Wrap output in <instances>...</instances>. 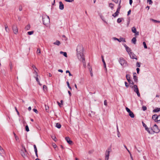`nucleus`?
<instances>
[{
	"label": "nucleus",
	"instance_id": "obj_5",
	"mask_svg": "<svg viewBox=\"0 0 160 160\" xmlns=\"http://www.w3.org/2000/svg\"><path fill=\"white\" fill-rule=\"evenodd\" d=\"M130 87L133 88L134 91L136 93L138 97H140V94L139 92L138 88L137 85H135L134 86H132V85H130Z\"/></svg>",
	"mask_w": 160,
	"mask_h": 160
},
{
	"label": "nucleus",
	"instance_id": "obj_55",
	"mask_svg": "<svg viewBox=\"0 0 160 160\" xmlns=\"http://www.w3.org/2000/svg\"><path fill=\"white\" fill-rule=\"evenodd\" d=\"M125 86L126 87H127V88H128V83L127 82H125Z\"/></svg>",
	"mask_w": 160,
	"mask_h": 160
},
{
	"label": "nucleus",
	"instance_id": "obj_30",
	"mask_svg": "<svg viewBox=\"0 0 160 160\" xmlns=\"http://www.w3.org/2000/svg\"><path fill=\"white\" fill-rule=\"evenodd\" d=\"M143 45L144 46V48L145 49H146L147 48V47L146 45V44L145 42H143Z\"/></svg>",
	"mask_w": 160,
	"mask_h": 160
},
{
	"label": "nucleus",
	"instance_id": "obj_13",
	"mask_svg": "<svg viewBox=\"0 0 160 160\" xmlns=\"http://www.w3.org/2000/svg\"><path fill=\"white\" fill-rule=\"evenodd\" d=\"M132 31L136 35H139V32L137 31L135 27H133L132 29Z\"/></svg>",
	"mask_w": 160,
	"mask_h": 160
},
{
	"label": "nucleus",
	"instance_id": "obj_49",
	"mask_svg": "<svg viewBox=\"0 0 160 160\" xmlns=\"http://www.w3.org/2000/svg\"><path fill=\"white\" fill-rule=\"evenodd\" d=\"M33 111L34 112H35L36 113H38V111H37V110L36 109H33Z\"/></svg>",
	"mask_w": 160,
	"mask_h": 160
},
{
	"label": "nucleus",
	"instance_id": "obj_54",
	"mask_svg": "<svg viewBox=\"0 0 160 160\" xmlns=\"http://www.w3.org/2000/svg\"><path fill=\"white\" fill-rule=\"evenodd\" d=\"M129 84L130 86L131 85H132V86H133V82L132 80H131V83H129Z\"/></svg>",
	"mask_w": 160,
	"mask_h": 160
},
{
	"label": "nucleus",
	"instance_id": "obj_56",
	"mask_svg": "<svg viewBox=\"0 0 160 160\" xmlns=\"http://www.w3.org/2000/svg\"><path fill=\"white\" fill-rule=\"evenodd\" d=\"M49 108V107L48 106L46 107V106H45V109L47 112H48V110Z\"/></svg>",
	"mask_w": 160,
	"mask_h": 160
},
{
	"label": "nucleus",
	"instance_id": "obj_1",
	"mask_svg": "<svg viewBox=\"0 0 160 160\" xmlns=\"http://www.w3.org/2000/svg\"><path fill=\"white\" fill-rule=\"evenodd\" d=\"M77 56L78 58H82L83 54L84 49L82 45L81 44H79L77 48Z\"/></svg>",
	"mask_w": 160,
	"mask_h": 160
},
{
	"label": "nucleus",
	"instance_id": "obj_59",
	"mask_svg": "<svg viewBox=\"0 0 160 160\" xmlns=\"http://www.w3.org/2000/svg\"><path fill=\"white\" fill-rule=\"evenodd\" d=\"M132 3V0H129V3L130 5H131Z\"/></svg>",
	"mask_w": 160,
	"mask_h": 160
},
{
	"label": "nucleus",
	"instance_id": "obj_62",
	"mask_svg": "<svg viewBox=\"0 0 160 160\" xmlns=\"http://www.w3.org/2000/svg\"><path fill=\"white\" fill-rule=\"evenodd\" d=\"M58 71L59 72H61L62 73L63 72V70L62 69H58Z\"/></svg>",
	"mask_w": 160,
	"mask_h": 160
},
{
	"label": "nucleus",
	"instance_id": "obj_37",
	"mask_svg": "<svg viewBox=\"0 0 160 160\" xmlns=\"http://www.w3.org/2000/svg\"><path fill=\"white\" fill-rule=\"evenodd\" d=\"M122 22V19L121 18H118L117 20V22L119 23L121 22Z\"/></svg>",
	"mask_w": 160,
	"mask_h": 160
},
{
	"label": "nucleus",
	"instance_id": "obj_10",
	"mask_svg": "<svg viewBox=\"0 0 160 160\" xmlns=\"http://www.w3.org/2000/svg\"><path fill=\"white\" fill-rule=\"evenodd\" d=\"M78 58L79 60H82V62L83 63V66L84 67H85L86 66V64L85 59V58H84V55L82 56V58Z\"/></svg>",
	"mask_w": 160,
	"mask_h": 160
},
{
	"label": "nucleus",
	"instance_id": "obj_7",
	"mask_svg": "<svg viewBox=\"0 0 160 160\" xmlns=\"http://www.w3.org/2000/svg\"><path fill=\"white\" fill-rule=\"evenodd\" d=\"M21 153L22 157L24 158H25L27 156V152L25 147H23L21 150Z\"/></svg>",
	"mask_w": 160,
	"mask_h": 160
},
{
	"label": "nucleus",
	"instance_id": "obj_11",
	"mask_svg": "<svg viewBox=\"0 0 160 160\" xmlns=\"http://www.w3.org/2000/svg\"><path fill=\"white\" fill-rule=\"evenodd\" d=\"M130 58L132 59H135L136 60H137L138 58H136V55L132 52H131L130 54H129Z\"/></svg>",
	"mask_w": 160,
	"mask_h": 160
},
{
	"label": "nucleus",
	"instance_id": "obj_64",
	"mask_svg": "<svg viewBox=\"0 0 160 160\" xmlns=\"http://www.w3.org/2000/svg\"><path fill=\"white\" fill-rule=\"evenodd\" d=\"M19 9L20 11H22V7H19Z\"/></svg>",
	"mask_w": 160,
	"mask_h": 160
},
{
	"label": "nucleus",
	"instance_id": "obj_24",
	"mask_svg": "<svg viewBox=\"0 0 160 160\" xmlns=\"http://www.w3.org/2000/svg\"><path fill=\"white\" fill-rule=\"evenodd\" d=\"M60 54H62L65 57H67V53L66 52H63L62 51L60 52Z\"/></svg>",
	"mask_w": 160,
	"mask_h": 160
},
{
	"label": "nucleus",
	"instance_id": "obj_4",
	"mask_svg": "<svg viewBox=\"0 0 160 160\" xmlns=\"http://www.w3.org/2000/svg\"><path fill=\"white\" fill-rule=\"evenodd\" d=\"M112 151L111 147H109L108 148L107 150H106L105 155V160H108L109 158V154L110 152Z\"/></svg>",
	"mask_w": 160,
	"mask_h": 160
},
{
	"label": "nucleus",
	"instance_id": "obj_57",
	"mask_svg": "<svg viewBox=\"0 0 160 160\" xmlns=\"http://www.w3.org/2000/svg\"><path fill=\"white\" fill-rule=\"evenodd\" d=\"M118 2H119L118 0H115V1H114V2H115L116 3H118Z\"/></svg>",
	"mask_w": 160,
	"mask_h": 160
},
{
	"label": "nucleus",
	"instance_id": "obj_3",
	"mask_svg": "<svg viewBox=\"0 0 160 160\" xmlns=\"http://www.w3.org/2000/svg\"><path fill=\"white\" fill-rule=\"evenodd\" d=\"M154 127L156 128V129L155 130L156 131L154 132L153 131L152 129H150L148 127L145 128V129L150 134H152L153 132H155L156 133H158L159 132V129L158 128V126L156 124H155L154 125Z\"/></svg>",
	"mask_w": 160,
	"mask_h": 160
},
{
	"label": "nucleus",
	"instance_id": "obj_29",
	"mask_svg": "<svg viewBox=\"0 0 160 160\" xmlns=\"http://www.w3.org/2000/svg\"><path fill=\"white\" fill-rule=\"evenodd\" d=\"M53 43L54 44L59 45V44H60V42L59 41H57L56 42H54Z\"/></svg>",
	"mask_w": 160,
	"mask_h": 160
},
{
	"label": "nucleus",
	"instance_id": "obj_9",
	"mask_svg": "<svg viewBox=\"0 0 160 160\" xmlns=\"http://www.w3.org/2000/svg\"><path fill=\"white\" fill-rule=\"evenodd\" d=\"M12 30L13 32L15 34H17L18 32V30L17 26L16 25H14L12 26Z\"/></svg>",
	"mask_w": 160,
	"mask_h": 160
},
{
	"label": "nucleus",
	"instance_id": "obj_19",
	"mask_svg": "<svg viewBox=\"0 0 160 160\" xmlns=\"http://www.w3.org/2000/svg\"><path fill=\"white\" fill-rule=\"evenodd\" d=\"M4 26H5V30L6 31V32H8L9 31V28H8V27L7 24H6L4 25Z\"/></svg>",
	"mask_w": 160,
	"mask_h": 160
},
{
	"label": "nucleus",
	"instance_id": "obj_45",
	"mask_svg": "<svg viewBox=\"0 0 160 160\" xmlns=\"http://www.w3.org/2000/svg\"><path fill=\"white\" fill-rule=\"evenodd\" d=\"M33 146L35 152H36V151H38L36 146L35 145H34Z\"/></svg>",
	"mask_w": 160,
	"mask_h": 160
},
{
	"label": "nucleus",
	"instance_id": "obj_34",
	"mask_svg": "<svg viewBox=\"0 0 160 160\" xmlns=\"http://www.w3.org/2000/svg\"><path fill=\"white\" fill-rule=\"evenodd\" d=\"M60 102H61V103H60L59 102H57V103H58V105L60 106V107H61V104H62V103H63V101L62 100H61V101H60Z\"/></svg>",
	"mask_w": 160,
	"mask_h": 160
},
{
	"label": "nucleus",
	"instance_id": "obj_15",
	"mask_svg": "<svg viewBox=\"0 0 160 160\" xmlns=\"http://www.w3.org/2000/svg\"><path fill=\"white\" fill-rule=\"evenodd\" d=\"M126 78L129 83H131V80L130 79V75L129 74H127L126 75Z\"/></svg>",
	"mask_w": 160,
	"mask_h": 160
},
{
	"label": "nucleus",
	"instance_id": "obj_58",
	"mask_svg": "<svg viewBox=\"0 0 160 160\" xmlns=\"http://www.w3.org/2000/svg\"><path fill=\"white\" fill-rule=\"evenodd\" d=\"M136 70L137 71V73H138L140 70L138 68H137L136 69Z\"/></svg>",
	"mask_w": 160,
	"mask_h": 160
},
{
	"label": "nucleus",
	"instance_id": "obj_26",
	"mask_svg": "<svg viewBox=\"0 0 160 160\" xmlns=\"http://www.w3.org/2000/svg\"><path fill=\"white\" fill-rule=\"evenodd\" d=\"M150 20L154 22L160 23V21H158L151 18L150 19Z\"/></svg>",
	"mask_w": 160,
	"mask_h": 160
},
{
	"label": "nucleus",
	"instance_id": "obj_61",
	"mask_svg": "<svg viewBox=\"0 0 160 160\" xmlns=\"http://www.w3.org/2000/svg\"><path fill=\"white\" fill-rule=\"evenodd\" d=\"M67 86H68V87H70V86L69 85V82L68 81L67 82Z\"/></svg>",
	"mask_w": 160,
	"mask_h": 160
},
{
	"label": "nucleus",
	"instance_id": "obj_31",
	"mask_svg": "<svg viewBox=\"0 0 160 160\" xmlns=\"http://www.w3.org/2000/svg\"><path fill=\"white\" fill-rule=\"evenodd\" d=\"M10 69L11 71L12 69V63L11 62L10 63Z\"/></svg>",
	"mask_w": 160,
	"mask_h": 160
},
{
	"label": "nucleus",
	"instance_id": "obj_18",
	"mask_svg": "<svg viewBox=\"0 0 160 160\" xmlns=\"http://www.w3.org/2000/svg\"><path fill=\"white\" fill-rule=\"evenodd\" d=\"M135 74H136V72H135L133 73V79L135 82H138V78L136 77V76L135 75Z\"/></svg>",
	"mask_w": 160,
	"mask_h": 160
},
{
	"label": "nucleus",
	"instance_id": "obj_6",
	"mask_svg": "<svg viewBox=\"0 0 160 160\" xmlns=\"http://www.w3.org/2000/svg\"><path fill=\"white\" fill-rule=\"evenodd\" d=\"M119 62L120 64L123 67H125L126 65L127 62L123 58H120L119 60Z\"/></svg>",
	"mask_w": 160,
	"mask_h": 160
},
{
	"label": "nucleus",
	"instance_id": "obj_47",
	"mask_svg": "<svg viewBox=\"0 0 160 160\" xmlns=\"http://www.w3.org/2000/svg\"><path fill=\"white\" fill-rule=\"evenodd\" d=\"M34 78H36V81L37 82H39V81L38 78V77L36 76H34Z\"/></svg>",
	"mask_w": 160,
	"mask_h": 160
},
{
	"label": "nucleus",
	"instance_id": "obj_35",
	"mask_svg": "<svg viewBox=\"0 0 160 160\" xmlns=\"http://www.w3.org/2000/svg\"><path fill=\"white\" fill-rule=\"evenodd\" d=\"M126 110L127 111L128 113H129V112H131L130 110L127 107L126 108Z\"/></svg>",
	"mask_w": 160,
	"mask_h": 160
},
{
	"label": "nucleus",
	"instance_id": "obj_43",
	"mask_svg": "<svg viewBox=\"0 0 160 160\" xmlns=\"http://www.w3.org/2000/svg\"><path fill=\"white\" fill-rule=\"evenodd\" d=\"M142 109L143 111H145L147 109V107L145 106H143Z\"/></svg>",
	"mask_w": 160,
	"mask_h": 160
},
{
	"label": "nucleus",
	"instance_id": "obj_53",
	"mask_svg": "<svg viewBox=\"0 0 160 160\" xmlns=\"http://www.w3.org/2000/svg\"><path fill=\"white\" fill-rule=\"evenodd\" d=\"M103 63L104 64V68H105L106 71H107V68H106V64L105 62H103Z\"/></svg>",
	"mask_w": 160,
	"mask_h": 160
},
{
	"label": "nucleus",
	"instance_id": "obj_48",
	"mask_svg": "<svg viewBox=\"0 0 160 160\" xmlns=\"http://www.w3.org/2000/svg\"><path fill=\"white\" fill-rule=\"evenodd\" d=\"M52 146H53V147L54 148H56L57 147L56 145L54 143L52 144Z\"/></svg>",
	"mask_w": 160,
	"mask_h": 160
},
{
	"label": "nucleus",
	"instance_id": "obj_50",
	"mask_svg": "<svg viewBox=\"0 0 160 160\" xmlns=\"http://www.w3.org/2000/svg\"><path fill=\"white\" fill-rule=\"evenodd\" d=\"M143 126L145 128L147 127L146 125L143 122H142Z\"/></svg>",
	"mask_w": 160,
	"mask_h": 160
},
{
	"label": "nucleus",
	"instance_id": "obj_41",
	"mask_svg": "<svg viewBox=\"0 0 160 160\" xmlns=\"http://www.w3.org/2000/svg\"><path fill=\"white\" fill-rule=\"evenodd\" d=\"M52 138L55 141V142L56 141V140H57L56 138V137L55 136H52Z\"/></svg>",
	"mask_w": 160,
	"mask_h": 160
},
{
	"label": "nucleus",
	"instance_id": "obj_2",
	"mask_svg": "<svg viewBox=\"0 0 160 160\" xmlns=\"http://www.w3.org/2000/svg\"><path fill=\"white\" fill-rule=\"evenodd\" d=\"M42 20L43 24L46 26H48L50 23V19L49 16L46 15H43Z\"/></svg>",
	"mask_w": 160,
	"mask_h": 160
},
{
	"label": "nucleus",
	"instance_id": "obj_20",
	"mask_svg": "<svg viewBox=\"0 0 160 160\" xmlns=\"http://www.w3.org/2000/svg\"><path fill=\"white\" fill-rule=\"evenodd\" d=\"M56 127L58 128H60L61 127V125L60 123H56Z\"/></svg>",
	"mask_w": 160,
	"mask_h": 160
},
{
	"label": "nucleus",
	"instance_id": "obj_63",
	"mask_svg": "<svg viewBox=\"0 0 160 160\" xmlns=\"http://www.w3.org/2000/svg\"><path fill=\"white\" fill-rule=\"evenodd\" d=\"M43 89H44L45 88H47V87L46 85H44L43 86Z\"/></svg>",
	"mask_w": 160,
	"mask_h": 160
},
{
	"label": "nucleus",
	"instance_id": "obj_28",
	"mask_svg": "<svg viewBox=\"0 0 160 160\" xmlns=\"http://www.w3.org/2000/svg\"><path fill=\"white\" fill-rule=\"evenodd\" d=\"M109 6L111 8L112 10L113 9V6L114 4L112 3H110L109 4Z\"/></svg>",
	"mask_w": 160,
	"mask_h": 160
},
{
	"label": "nucleus",
	"instance_id": "obj_17",
	"mask_svg": "<svg viewBox=\"0 0 160 160\" xmlns=\"http://www.w3.org/2000/svg\"><path fill=\"white\" fill-rule=\"evenodd\" d=\"M126 50L129 54L132 52L131 49L128 47H127Z\"/></svg>",
	"mask_w": 160,
	"mask_h": 160
},
{
	"label": "nucleus",
	"instance_id": "obj_33",
	"mask_svg": "<svg viewBox=\"0 0 160 160\" xmlns=\"http://www.w3.org/2000/svg\"><path fill=\"white\" fill-rule=\"evenodd\" d=\"M37 70H35V71H34L33 73L35 74V76H36L38 77V73L36 71Z\"/></svg>",
	"mask_w": 160,
	"mask_h": 160
},
{
	"label": "nucleus",
	"instance_id": "obj_60",
	"mask_svg": "<svg viewBox=\"0 0 160 160\" xmlns=\"http://www.w3.org/2000/svg\"><path fill=\"white\" fill-rule=\"evenodd\" d=\"M102 61L103 63L104 62H105L104 60V59L103 56H102Z\"/></svg>",
	"mask_w": 160,
	"mask_h": 160
},
{
	"label": "nucleus",
	"instance_id": "obj_42",
	"mask_svg": "<svg viewBox=\"0 0 160 160\" xmlns=\"http://www.w3.org/2000/svg\"><path fill=\"white\" fill-rule=\"evenodd\" d=\"M66 73H68V74H69V76H72V75L71 74V73H70V72H69V71L68 70H67L66 71Z\"/></svg>",
	"mask_w": 160,
	"mask_h": 160
},
{
	"label": "nucleus",
	"instance_id": "obj_25",
	"mask_svg": "<svg viewBox=\"0 0 160 160\" xmlns=\"http://www.w3.org/2000/svg\"><path fill=\"white\" fill-rule=\"evenodd\" d=\"M160 111V108H157L153 110L154 112H158Z\"/></svg>",
	"mask_w": 160,
	"mask_h": 160
},
{
	"label": "nucleus",
	"instance_id": "obj_32",
	"mask_svg": "<svg viewBox=\"0 0 160 160\" xmlns=\"http://www.w3.org/2000/svg\"><path fill=\"white\" fill-rule=\"evenodd\" d=\"M113 39L114 40H124V39L123 38H121L120 39L116 38H113Z\"/></svg>",
	"mask_w": 160,
	"mask_h": 160
},
{
	"label": "nucleus",
	"instance_id": "obj_14",
	"mask_svg": "<svg viewBox=\"0 0 160 160\" xmlns=\"http://www.w3.org/2000/svg\"><path fill=\"white\" fill-rule=\"evenodd\" d=\"M65 140L67 142L70 144H71L72 143V141L70 140V138L68 137H67L65 138Z\"/></svg>",
	"mask_w": 160,
	"mask_h": 160
},
{
	"label": "nucleus",
	"instance_id": "obj_52",
	"mask_svg": "<svg viewBox=\"0 0 160 160\" xmlns=\"http://www.w3.org/2000/svg\"><path fill=\"white\" fill-rule=\"evenodd\" d=\"M104 105L106 106H107V101L106 100H105L104 101Z\"/></svg>",
	"mask_w": 160,
	"mask_h": 160
},
{
	"label": "nucleus",
	"instance_id": "obj_23",
	"mask_svg": "<svg viewBox=\"0 0 160 160\" xmlns=\"http://www.w3.org/2000/svg\"><path fill=\"white\" fill-rule=\"evenodd\" d=\"M4 152V150L0 146V155H1L2 153H3Z\"/></svg>",
	"mask_w": 160,
	"mask_h": 160
},
{
	"label": "nucleus",
	"instance_id": "obj_12",
	"mask_svg": "<svg viewBox=\"0 0 160 160\" xmlns=\"http://www.w3.org/2000/svg\"><path fill=\"white\" fill-rule=\"evenodd\" d=\"M64 8V5L61 1L59 2V8L60 10H62Z\"/></svg>",
	"mask_w": 160,
	"mask_h": 160
},
{
	"label": "nucleus",
	"instance_id": "obj_46",
	"mask_svg": "<svg viewBox=\"0 0 160 160\" xmlns=\"http://www.w3.org/2000/svg\"><path fill=\"white\" fill-rule=\"evenodd\" d=\"M32 68H33L34 71H35V70H37V68H36V67L35 66L32 65Z\"/></svg>",
	"mask_w": 160,
	"mask_h": 160
},
{
	"label": "nucleus",
	"instance_id": "obj_39",
	"mask_svg": "<svg viewBox=\"0 0 160 160\" xmlns=\"http://www.w3.org/2000/svg\"><path fill=\"white\" fill-rule=\"evenodd\" d=\"M37 53L38 54H40L41 53V51L38 48L37 50Z\"/></svg>",
	"mask_w": 160,
	"mask_h": 160
},
{
	"label": "nucleus",
	"instance_id": "obj_38",
	"mask_svg": "<svg viewBox=\"0 0 160 160\" xmlns=\"http://www.w3.org/2000/svg\"><path fill=\"white\" fill-rule=\"evenodd\" d=\"M25 129L27 132H28L29 131L28 127V125L26 126Z\"/></svg>",
	"mask_w": 160,
	"mask_h": 160
},
{
	"label": "nucleus",
	"instance_id": "obj_51",
	"mask_svg": "<svg viewBox=\"0 0 160 160\" xmlns=\"http://www.w3.org/2000/svg\"><path fill=\"white\" fill-rule=\"evenodd\" d=\"M131 12V10H129L128 11V14H127L128 16L130 14Z\"/></svg>",
	"mask_w": 160,
	"mask_h": 160
},
{
	"label": "nucleus",
	"instance_id": "obj_36",
	"mask_svg": "<svg viewBox=\"0 0 160 160\" xmlns=\"http://www.w3.org/2000/svg\"><path fill=\"white\" fill-rule=\"evenodd\" d=\"M141 63L140 62H137L136 63V66L137 67H140Z\"/></svg>",
	"mask_w": 160,
	"mask_h": 160
},
{
	"label": "nucleus",
	"instance_id": "obj_16",
	"mask_svg": "<svg viewBox=\"0 0 160 160\" xmlns=\"http://www.w3.org/2000/svg\"><path fill=\"white\" fill-rule=\"evenodd\" d=\"M121 0H120V2H119V5H118V8L117 9V11H118V12H119H119H120V9L121 8V6L120 5V4H121Z\"/></svg>",
	"mask_w": 160,
	"mask_h": 160
},
{
	"label": "nucleus",
	"instance_id": "obj_44",
	"mask_svg": "<svg viewBox=\"0 0 160 160\" xmlns=\"http://www.w3.org/2000/svg\"><path fill=\"white\" fill-rule=\"evenodd\" d=\"M147 2H149V4H152V0H147Z\"/></svg>",
	"mask_w": 160,
	"mask_h": 160
},
{
	"label": "nucleus",
	"instance_id": "obj_40",
	"mask_svg": "<svg viewBox=\"0 0 160 160\" xmlns=\"http://www.w3.org/2000/svg\"><path fill=\"white\" fill-rule=\"evenodd\" d=\"M33 33V31H30L28 32V33L29 35H31Z\"/></svg>",
	"mask_w": 160,
	"mask_h": 160
},
{
	"label": "nucleus",
	"instance_id": "obj_8",
	"mask_svg": "<svg viewBox=\"0 0 160 160\" xmlns=\"http://www.w3.org/2000/svg\"><path fill=\"white\" fill-rule=\"evenodd\" d=\"M152 118L155 121L157 122L160 121V115L158 116L157 114H155L152 116Z\"/></svg>",
	"mask_w": 160,
	"mask_h": 160
},
{
	"label": "nucleus",
	"instance_id": "obj_21",
	"mask_svg": "<svg viewBox=\"0 0 160 160\" xmlns=\"http://www.w3.org/2000/svg\"><path fill=\"white\" fill-rule=\"evenodd\" d=\"M129 116L132 118H133L134 117V115L132 111H131L129 113Z\"/></svg>",
	"mask_w": 160,
	"mask_h": 160
},
{
	"label": "nucleus",
	"instance_id": "obj_27",
	"mask_svg": "<svg viewBox=\"0 0 160 160\" xmlns=\"http://www.w3.org/2000/svg\"><path fill=\"white\" fill-rule=\"evenodd\" d=\"M30 28V25L29 24L27 25L25 28V29L26 30H28Z\"/></svg>",
	"mask_w": 160,
	"mask_h": 160
},
{
	"label": "nucleus",
	"instance_id": "obj_22",
	"mask_svg": "<svg viewBox=\"0 0 160 160\" xmlns=\"http://www.w3.org/2000/svg\"><path fill=\"white\" fill-rule=\"evenodd\" d=\"M119 13V12H118V11H116V12L114 13L112 15V16L114 17H115L118 15Z\"/></svg>",
	"mask_w": 160,
	"mask_h": 160
}]
</instances>
